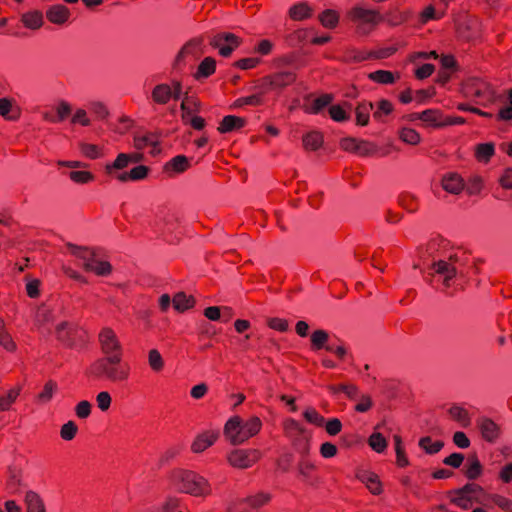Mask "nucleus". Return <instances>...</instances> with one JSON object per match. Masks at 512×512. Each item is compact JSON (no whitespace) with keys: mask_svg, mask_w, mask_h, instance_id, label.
<instances>
[{"mask_svg":"<svg viewBox=\"0 0 512 512\" xmlns=\"http://www.w3.org/2000/svg\"><path fill=\"white\" fill-rule=\"evenodd\" d=\"M199 39H194L185 44L176 56V61L181 62L185 60H197L200 54Z\"/></svg>","mask_w":512,"mask_h":512,"instance_id":"obj_17","label":"nucleus"},{"mask_svg":"<svg viewBox=\"0 0 512 512\" xmlns=\"http://www.w3.org/2000/svg\"><path fill=\"white\" fill-rule=\"evenodd\" d=\"M482 472V466L477 458H472L466 465L465 474L469 479H476Z\"/></svg>","mask_w":512,"mask_h":512,"instance_id":"obj_47","label":"nucleus"},{"mask_svg":"<svg viewBox=\"0 0 512 512\" xmlns=\"http://www.w3.org/2000/svg\"><path fill=\"white\" fill-rule=\"evenodd\" d=\"M443 12L437 11L434 6L429 5L418 15V23L426 24L431 20H438L442 18Z\"/></svg>","mask_w":512,"mask_h":512,"instance_id":"obj_41","label":"nucleus"},{"mask_svg":"<svg viewBox=\"0 0 512 512\" xmlns=\"http://www.w3.org/2000/svg\"><path fill=\"white\" fill-rule=\"evenodd\" d=\"M21 391V387L12 388L7 395L0 397V410L6 411L10 408L11 404L16 400Z\"/></svg>","mask_w":512,"mask_h":512,"instance_id":"obj_45","label":"nucleus"},{"mask_svg":"<svg viewBox=\"0 0 512 512\" xmlns=\"http://www.w3.org/2000/svg\"><path fill=\"white\" fill-rule=\"evenodd\" d=\"M240 43V38L229 32H220L210 38V45L224 58L229 57Z\"/></svg>","mask_w":512,"mask_h":512,"instance_id":"obj_7","label":"nucleus"},{"mask_svg":"<svg viewBox=\"0 0 512 512\" xmlns=\"http://www.w3.org/2000/svg\"><path fill=\"white\" fill-rule=\"evenodd\" d=\"M188 167V158L184 155H177L166 163L165 169L167 171L173 170L177 173L183 172Z\"/></svg>","mask_w":512,"mask_h":512,"instance_id":"obj_37","label":"nucleus"},{"mask_svg":"<svg viewBox=\"0 0 512 512\" xmlns=\"http://www.w3.org/2000/svg\"><path fill=\"white\" fill-rule=\"evenodd\" d=\"M369 445L374 451L381 453L385 450L387 442L381 433L374 432L369 438Z\"/></svg>","mask_w":512,"mask_h":512,"instance_id":"obj_46","label":"nucleus"},{"mask_svg":"<svg viewBox=\"0 0 512 512\" xmlns=\"http://www.w3.org/2000/svg\"><path fill=\"white\" fill-rule=\"evenodd\" d=\"M296 75L293 71H281L267 76L265 82L272 88H284L295 81Z\"/></svg>","mask_w":512,"mask_h":512,"instance_id":"obj_16","label":"nucleus"},{"mask_svg":"<svg viewBox=\"0 0 512 512\" xmlns=\"http://www.w3.org/2000/svg\"><path fill=\"white\" fill-rule=\"evenodd\" d=\"M377 151V146L366 141L358 140L356 153L361 156H369Z\"/></svg>","mask_w":512,"mask_h":512,"instance_id":"obj_55","label":"nucleus"},{"mask_svg":"<svg viewBox=\"0 0 512 512\" xmlns=\"http://www.w3.org/2000/svg\"><path fill=\"white\" fill-rule=\"evenodd\" d=\"M132 162V157L128 154L121 153L118 155L116 160L112 164H107L105 170L108 174L114 175L115 169H123L128 166V164Z\"/></svg>","mask_w":512,"mask_h":512,"instance_id":"obj_36","label":"nucleus"},{"mask_svg":"<svg viewBox=\"0 0 512 512\" xmlns=\"http://www.w3.org/2000/svg\"><path fill=\"white\" fill-rule=\"evenodd\" d=\"M323 143V136L317 131H312L303 136V145L308 150H317Z\"/></svg>","mask_w":512,"mask_h":512,"instance_id":"obj_35","label":"nucleus"},{"mask_svg":"<svg viewBox=\"0 0 512 512\" xmlns=\"http://www.w3.org/2000/svg\"><path fill=\"white\" fill-rule=\"evenodd\" d=\"M315 465L308 458H300L297 465V470L303 481L312 483V471Z\"/></svg>","mask_w":512,"mask_h":512,"instance_id":"obj_33","label":"nucleus"},{"mask_svg":"<svg viewBox=\"0 0 512 512\" xmlns=\"http://www.w3.org/2000/svg\"><path fill=\"white\" fill-rule=\"evenodd\" d=\"M151 96L155 103L164 105L172 98V88L168 84H158L152 90Z\"/></svg>","mask_w":512,"mask_h":512,"instance_id":"obj_25","label":"nucleus"},{"mask_svg":"<svg viewBox=\"0 0 512 512\" xmlns=\"http://www.w3.org/2000/svg\"><path fill=\"white\" fill-rule=\"evenodd\" d=\"M99 340L105 356L121 355V345L111 328H104L99 335Z\"/></svg>","mask_w":512,"mask_h":512,"instance_id":"obj_12","label":"nucleus"},{"mask_svg":"<svg viewBox=\"0 0 512 512\" xmlns=\"http://www.w3.org/2000/svg\"><path fill=\"white\" fill-rule=\"evenodd\" d=\"M321 25L328 29H333L338 25L339 15L335 10L326 9L318 16Z\"/></svg>","mask_w":512,"mask_h":512,"instance_id":"obj_32","label":"nucleus"},{"mask_svg":"<svg viewBox=\"0 0 512 512\" xmlns=\"http://www.w3.org/2000/svg\"><path fill=\"white\" fill-rule=\"evenodd\" d=\"M489 499L493 501L501 509L512 512V501L504 496L493 494L489 496Z\"/></svg>","mask_w":512,"mask_h":512,"instance_id":"obj_59","label":"nucleus"},{"mask_svg":"<svg viewBox=\"0 0 512 512\" xmlns=\"http://www.w3.org/2000/svg\"><path fill=\"white\" fill-rule=\"evenodd\" d=\"M396 51L393 46L372 50H354L351 52L350 60L363 62L368 60H382L388 58Z\"/></svg>","mask_w":512,"mask_h":512,"instance_id":"obj_11","label":"nucleus"},{"mask_svg":"<svg viewBox=\"0 0 512 512\" xmlns=\"http://www.w3.org/2000/svg\"><path fill=\"white\" fill-rule=\"evenodd\" d=\"M134 145L137 149H143L147 145H151L152 154H157L159 152V149H157V142L154 140V137L152 135L148 136H138L134 138Z\"/></svg>","mask_w":512,"mask_h":512,"instance_id":"obj_44","label":"nucleus"},{"mask_svg":"<svg viewBox=\"0 0 512 512\" xmlns=\"http://www.w3.org/2000/svg\"><path fill=\"white\" fill-rule=\"evenodd\" d=\"M96 376L112 382H122L128 378L129 367L122 363L121 355H109L98 359L92 366Z\"/></svg>","mask_w":512,"mask_h":512,"instance_id":"obj_3","label":"nucleus"},{"mask_svg":"<svg viewBox=\"0 0 512 512\" xmlns=\"http://www.w3.org/2000/svg\"><path fill=\"white\" fill-rule=\"evenodd\" d=\"M289 17L294 21H303L313 14V8L307 2H299L289 9Z\"/></svg>","mask_w":512,"mask_h":512,"instance_id":"obj_20","label":"nucleus"},{"mask_svg":"<svg viewBox=\"0 0 512 512\" xmlns=\"http://www.w3.org/2000/svg\"><path fill=\"white\" fill-rule=\"evenodd\" d=\"M56 389H57V384L54 381L49 380L44 385L43 391L41 393H39L38 400L42 403H46V402L50 401L52 399L53 394L56 391Z\"/></svg>","mask_w":512,"mask_h":512,"instance_id":"obj_51","label":"nucleus"},{"mask_svg":"<svg viewBox=\"0 0 512 512\" xmlns=\"http://www.w3.org/2000/svg\"><path fill=\"white\" fill-rule=\"evenodd\" d=\"M111 401V396L107 391H102L96 396L97 406L101 411H107L110 408Z\"/></svg>","mask_w":512,"mask_h":512,"instance_id":"obj_63","label":"nucleus"},{"mask_svg":"<svg viewBox=\"0 0 512 512\" xmlns=\"http://www.w3.org/2000/svg\"><path fill=\"white\" fill-rule=\"evenodd\" d=\"M463 93L477 99L479 104L494 103L499 98L491 84L479 78L469 79L463 85Z\"/></svg>","mask_w":512,"mask_h":512,"instance_id":"obj_5","label":"nucleus"},{"mask_svg":"<svg viewBox=\"0 0 512 512\" xmlns=\"http://www.w3.org/2000/svg\"><path fill=\"white\" fill-rule=\"evenodd\" d=\"M24 501L27 512H46L45 504L38 493L27 491Z\"/></svg>","mask_w":512,"mask_h":512,"instance_id":"obj_21","label":"nucleus"},{"mask_svg":"<svg viewBox=\"0 0 512 512\" xmlns=\"http://www.w3.org/2000/svg\"><path fill=\"white\" fill-rule=\"evenodd\" d=\"M442 119L440 113L435 110H426L418 114V120L431 126H442Z\"/></svg>","mask_w":512,"mask_h":512,"instance_id":"obj_39","label":"nucleus"},{"mask_svg":"<svg viewBox=\"0 0 512 512\" xmlns=\"http://www.w3.org/2000/svg\"><path fill=\"white\" fill-rule=\"evenodd\" d=\"M330 117L336 122H344L349 119V115L340 105H332L329 108Z\"/></svg>","mask_w":512,"mask_h":512,"instance_id":"obj_54","label":"nucleus"},{"mask_svg":"<svg viewBox=\"0 0 512 512\" xmlns=\"http://www.w3.org/2000/svg\"><path fill=\"white\" fill-rule=\"evenodd\" d=\"M0 345L5 348L7 351H14L16 349V344L12 340L10 334L5 329V323L3 319L0 318Z\"/></svg>","mask_w":512,"mask_h":512,"instance_id":"obj_42","label":"nucleus"},{"mask_svg":"<svg viewBox=\"0 0 512 512\" xmlns=\"http://www.w3.org/2000/svg\"><path fill=\"white\" fill-rule=\"evenodd\" d=\"M373 109L372 103H361L356 108V121L358 125L366 126L369 122V113Z\"/></svg>","mask_w":512,"mask_h":512,"instance_id":"obj_38","label":"nucleus"},{"mask_svg":"<svg viewBox=\"0 0 512 512\" xmlns=\"http://www.w3.org/2000/svg\"><path fill=\"white\" fill-rule=\"evenodd\" d=\"M271 494L260 492L255 496L247 497L240 502H231L227 506L228 512H246L242 504L247 503L251 508L256 509L269 502Z\"/></svg>","mask_w":512,"mask_h":512,"instance_id":"obj_13","label":"nucleus"},{"mask_svg":"<svg viewBox=\"0 0 512 512\" xmlns=\"http://www.w3.org/2000/svg\"><path fill=\"white\" fill-rule=\"evenodd\" d=\"M66 246L73 256L81 260L85 271L94 272L98 276H107L111 273V264L107 261L99 260L96 249L78 246L70 242L66 243Z\"/></svg>","mask_w":512,"mask_h":512,"instance_id":"obj_2","label":"nucleus"},{"mask_svg":"<svg viewBox=\"0 0 512 512\" xmlns=\"http://www.w3.org/2000/svg\"><path fill=\"white\" fill-rule=\"evenodd\" d=\"M244 125H245L244 118L234 116V115H227L222 119V121L218 127V131L220 133H228V132H232L235 130H239Z\"/></svg>","mask_w":512,"mask_h":512,"instance_id":"obj_23","label":"nucleus"},{"mask_svg":"<svg viewBox=\"0 0 512 512\" xmlns=\"http://www.w3.org/2000/svg\"><path fill=\"white\" fill-rule=\"evenodd\" d=\"M22 22L27 28L38 29L43 24V15L40 11H32L22 15Z\"/></svg>","mask_w":512,"mask_h":512,"instance_id":"obj_34","label":"nucleus"},{"mask_svg":"<svg viewBox=\"0 0 512 512\" xmlns=\"http://www.w3.org/2000/svg\"><path fill=\"white\" fill-rule=\"evenodd\" d=\"M69 177L72 181L76 183H87L91 180H93L94 176L87 171H71L69 173Z\"/></svg>","mask_w":512,"mask_h":512,"instance_id":"obj_62","label":"nucleus"},{"mask_svg":"<svg viewBox=\"0 0 512 512\" xmlns=\"http://www.w3.org/2000/svg\"><path fill=\"white\" fill-rule=\"evenodd\" d=\"M148 167L144 165H139L134 167L130 172H123L115 174V177L121 182H126L128 180L138 181L144 179L148 174Z\"/></svg>","mask_w":512,"mask_h":512,"instance_id":"obj_26","label":"nucleus"},{"mask_svg":"<svg viewBox=\"0 0 512 512\" xmlns=\"http://www.w3.org/2000/svg\"><path fill=\"white\" fill-rule=\"evenodd\" d=\"M399 138L407 144L414 145L416 144V131L413 128L403 126L399 131Z\"/></svg>","mask_w":512,"mask_h":512,"instance_id":"obj_58","label":"nucleus"},{"mask_svg":"<svg viewBox=\"0 0 512 512\" xmlns=\"http://www.w3.org/2000/svg\"><path fill=\"white\" fill-rule=\"evenodd\" d=\"M81 152L90 159H96L101 156L100 149L94 144L80 143Z\"/></svg>","mask_w":512,"mask_h":512,"instance_id":"obj_57","label":"nucleus"},{"mask_svg":"<svg viewBox=\"0 0 512 512\" xmlns=\"http://www.w3.org/2000/svg\"><path fill=\"white\" fill-rule=\"evenodd\" d=\"M444 446L441 440L433 439L429 436L422 437L418 440V447H420L426 454L434 455L438 453Z\"/></svg>","mask_w":512,"mask_h":512,"instance_id":"obj_27","label":"nucleus"},{"mask_svg":"<svg viewBox=\"0 0 512 512\" xmlns=\"http://www.w3.org/2000/svg\"><path fill=\"white\" fill-rule=\"evenodd\" d=\"M57 338L66 345H72V328L68 322H62L56 327Z\"/></svg>","mask_w":512,"mask_h":512,"instance_id":"obj_40","label":"nucleus"},{"mask_svg":"<svg viewBox=\"0 0 512 512\" xmlns=\"http://www.w3.org/2000/svg\"><path fill=\"white\" fill-rule=\"evenodd\" d=\"M218 432H203L199 434L192 443L191 449L194 453L203 452L208 447L212 446L218 438Z\"/></svg>","mask_w":512,"mask_h":512,"instance_id":"obj_19","label":"nucleus"},{"mask_svg":"<svg viewBox=\"0 0 512 512\" xmlns=\"http://www.w3.org/2000/svg\"><path fill=\"white\" fill-rule=\"evenodd\" d=\"M451 501L454 504H456L457 506H459L460 508H463V509H468L471 506V503H472L471 498H469L466 495H462V493L459 490H457L453 494V496L451 498Z\"/></svg>","mask_w":512,"mask_h":512,"instance_id":"obj_61","label":"nucleus"},{"mask_svg":"<svg viewBox=\"0 0 512 512\" xmlns=\"http://www.w3.org/2000/svg\"><path fill=\"white\" fill-rule=\"evenodd\" d=\"M433 270L443 278V283L446 286L449 285L450 280L456 275L455 267L443 260L434 263Z\"/></svg>","mask_w":512,"mask_h":512,"instance_id":"obj_24","label":"nucleus"},{"mask_svg":"<svg viewBox=\"0 0 512 512\" xmlns=\"http://www.w3.org/2000/svg\"><path fill=\"white\" fill-rule=\"evenodd\" d=\"M498 118L505 121L512 119V89L508 94V105L500 109Z\"/></svg>","mask_w":512,"mask_h":512,"instance_id":"obj_64","label":"nucleus"},{"mask_svg":"<svg viewBox=\"0 0 512 512\" xmlns=\"http://www.w3.org/2000/svg\"><path fill=\"white\" fill-rule=\"evenodd\" d=\"M483 187V180L480 176H472L467 185L464 187L469 195H477L481 192Z\"/></svg>","mask_w":512,"mask_h":512,"instance_id":"obj_49","label":"nucleus"},{"mask_svg":"<svg viewBox=\"0 0 512 512\" xmlns=\"http://www.w3.org/2000/svg\"><path fill=\"white\" fill-rule=\"evenodd\" d=\"M305 419L309 422V423H312L316 426H322L324 424V417L321 416L315 409H307L304 413H303Z\"/></svg>","mask_w":512,"mask_h":512,"instance_id":"obj_60","label":"nucleus"},{"mask_svg":"<svg viewBox=\"0 0 512 512\" xmlns=\"http://www.w3.org/2000/svg\"><path fill=\"white\" fill-rule=\"evenodd\" d=\"M358 477L364 484H366L367 488L373 494L381 493V483L376 474L370 472H362Z\"/></svg>","mask_w":512,"mask_h":512,"instance_id":"obj_29","label":"nucleus"},{"mask_svg":"<svg viewBox=\"0 0 512 512\" xmlns=\"http://www.w3.org/2000/svg\"><path fill=\"white\" fill-rule=\"evenodd\" d=\"M462 495H466L471 498L472 501L481 503L482 501L478 498V494L482 492V488L474 483L466 484L464 487L459 489Z\"/></svg>","mask_w":512,"mask_h":512,"instance_id":"obj_50","label":"nucleus"},{"mask_svg":"<svg viewBox=\"0 0 512 512\" xmlns=\"http://www.w3.org/2000/svg\"><path fill=\"white\" fill-rule=\"evenodd\" d=\"M350 14L352 20L358 24L362 33H368L371 28L382 21V17L376 10L355 7Z\"/></svg>","mask_w":512,"mask_h":512,"instance_id":"obj_8","label":"nucleus"},{"mask_svg":"<svg viewBox=\"0 0 512 512\" xmlns=\"http://www.w3.org/2000/svg\"><path fill=\"white\" fill-rule=\"evenodd\" d=\"M370 79L383 83V84H389L394 82V75L390 71L386 70H378L369 75Z\"/></svg>","mask_w":512,"mask_h":512,"instance_id":"obj_52","label":"nucleus"},{"mask_svg":"<svg viewBox=\"0 0 512 512\" xmlns=\"http://www.w3.org/2000/svg\"><path fill=\"white\" fill-rule=\"evenodd\" d=\"M195 304V299L192 296H188L184 292H178L173 297V307L178 312H184L192 308Z\"/></svg>","mask_w":512,"mask_h":512,"instance_id":"obj_28","label":"nucleus"},{"mask_svg":"<svg viewBox=\"0 0 512 512\" xmlns=\"http://www.w3.org/2000/svg\"><path fill=\"white\" fill-rule=\"evenodd\" d=\"M78 427L73 421H68L61 427L60 435L64 440H72L76 433H77Z\"/></svg>","mask_w":512,"mask_h":512,"instance_id":"obj_56","label":"nucleus"},{"mask_svg":"<svg viewBox=\"0 0 512 512\" xmlns=\"http://www.w3.org/2000/svg\"><path fill=\"white\" fill-rule=\"evenodd\" d=\"M47 19L57 25L64 24L69 16L70 11L69 9L61 4L52 5L50 6L46 11Z\"/></svg>","mask_w":512,"mask_h":512,"instance_id":"obj_18","label":"nucleus"},{"mask_svg":"<svg viewBox=\"0 0 512 512\" xmlns=\"http://www.w3.org/2000/svg\"><path fill=\"white\" fill-rule=\"evenodd\" d=\"M334 97L332 94H322L317 98H313L311 94L305 97V109L309 113L317 114L321 112L323 108L330 105L333 101Z\"/></svg>","mask_w":512,"mask_h":512,"instance_id":"obj_14","label":"nucleus"},{"mask_svg":"<svg viewBox=\"0 0 512 512\" xmlns=\"http://www.w3.org/2000/svg\"><path fill=\"white\" fill-rule=\"evenodd\" d=\"M442 187L452 194H459L465 187L463 179L457 174H448L442 180Z\"/></svg>","mask_w":512,"mask_h":512,"instance_id":"obj_22","label":"nucleus"},{"mask_svg":"<svg viewBox=\"0 0 512 512\" xmlns=\"http://www.w3.org/2000/svg\"><path fill=\"white\" fill-rule=\"evenodd\" d=\"M261 453L257 449H235L228 455V462L236 468L246 469L251 467L260 458Z\"/></svg>","mask_w":512,"mask_h":512,"instance_id":"obj_9","label":"nucleus"},{"mask_svg":"<svg viewBox=\"0 0 512 512\" xmlns=\"http://www.w3.org/2000/svg\"><path fill=\"white\" fill-rule=\"evenodd\" d=\"M148 362H149V365L152 368V370H154L156 372L162 370V368L164 366L163 358H162L161 354L159 353V351L156 349H152L149 351Z\"/></svg>","mask_w":512,"mask_h":512,"instance_id":"obj_48","label":"nucleus"},{"mask_svg":"<svg viewBox=\"0 0 512 512\" xmlns=\"http://www.w3.org/2000/svg\"><path fill=\"white\" fill-rule=\"evenodd\" d=\"M175 483L179 491L193 496H206L211 491L207 479L193 471L178 472Z\"/></svg>","mask_w":512,"mask_h":512,"instance_id":"obj_4","label":"nucleus"},{"mask_svg":"<svg viewBox=\"0 0 512 512\" xmlns=\"http://www.w3.org/2000/svg\"><path fill=\"white\" fill-rule=\"evenodd\" d=\"M287 429L292 438V444L295 451L301 458H308L310 452V435L306 430L295 420H290L287 424Z\"/></svg>","mask_w":512,"mask_h":512,"instance_id":"obj_6","label":"nucleus"},{"mask_svg":"<svg viewBox=\"0 0 512 512\" xmlns=\"http://www.w3.org/2000/svg\"><path fill=\"white\" fill-rule=\"evenodd\" d=\"M71 112V105L64 100L60 101L56 107L55 117L57 119V123L65 120L71 114Z\"/></svg>","mask_w":512,"mask_h":512,"instance_id":"obj_53","label":"nucleus"},{"mask_svg":"<svg viewBox=\"0 0 512 512\" xmlns=\"http://www.w3.org/2000/svg\"><path fill=\"white\" fill-rule=\"evenodd\" d=\"M446 413L452 421L462 428H468L472 424V416L465 403L454 402L447 406Z\"/></svg>","mask_w":512,"mask_h":512,"instance_id":"obj_10","label":"nucleus"},{"mask_svg":"<svg viewBox=\"0 0 512 512\" xmlns=\"http://www.w3.org/2000/svg\"><path fill=\"white\" fill-rule=\"evenodd\" d=\"M0 115L7 120H17L20 116V112L18 109H14L12 106V102L8 98L0 99Z\"/></svg>","mask_w":512,"mask_h":512,"instance_id":"obj_30","label":"nucleus"},{"mask_svg":"<svg viewBox=\"0 0 512 512\" xmlns=\"http://www.w3.org/2000/svg\"><path fill=\"white\" fill-rule=\"evenodd\" d=\"M478 427L482 437L489 442H493L499 436V426L488 417L478 419Z\"/></svg>","mask_w":512,"mask_h":512,"instance_id":"obj_15","label":"nucleus"},{"mask_svg":"<svg viewBox=\"0 0 512 512\" xmlns=\"http://www.w3.org/2000/svg\"><path fill=\"white\" fill-rule=\"evenodd\" d=\"M328 339V332L322 329L315 330L311 335V342L315 349L324 348Z\"/></svg>","mask_w":512,"mask_h":512,"instance_id":"obj_43","label":"nucleus"},{"mask_svg":"<svg viewBox=\"0 0 512 512\" xmlns=\"http://www.w3.org/2000/svg\"><path fill=\"white\" fill-rule=\"evenodd\" d=\"M261 420L253 416L244 421L242 418L235 416L227 421L224 427V434L231 444L240 445L249 438L255 436L261 429Z\"/></svg>","mask_w":512,"mask_h":512,"instance_id":"obj_1","label":"nucleus"},{"mask_svg":"<svg viewBox=\"0 0 512 512\" xmlns=\"http://www.w3.org/2000/svg\"><path fill=\"white\" fill-rule=\"evenodd\" d=\"M494 153L495 147L493 143H481L475 148V157L479 162H488Z\"/></svg>","mask_w":512,"mask_h":512,"instance_id":"obj_31","label":"nucleus"}]
</instances>
